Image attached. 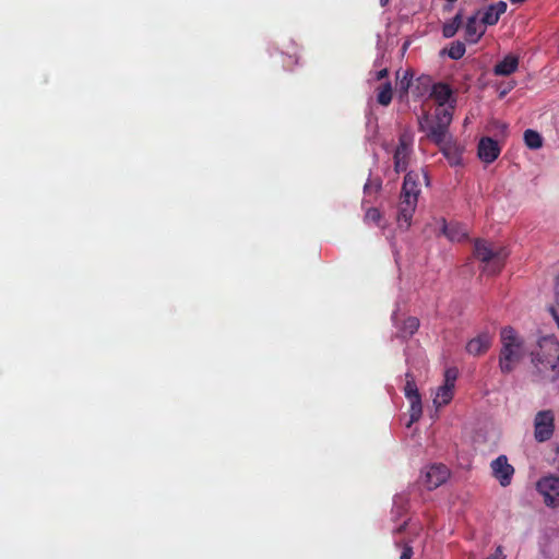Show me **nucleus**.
Here are the masks:
<instances>
[{"label": "nucleus", "instance_id": "obj_1", "mask_svg": "<svg viewBox=\"0 0 559 559\" xmlns=\"http://www.w3.org/2000/svg\"><path fill=\"white\" fill-rule=\"evenodd\" d=\"M538 376L548 381L559 378V342L554 336L542 337L538 348L531 353Z\"/></svg>", "mask_w": 559, "mask_h": 559}, {"label": "nucleus", "instance_id": "obj_2", "mask_svg": "<svg viewBox=\"0 0 559 559\" xmlns=\"http://www.w3.org/2000/svg\"><path fill=\"white\" fill-rule=\"evenodd\" d=\"M454 104L449 107H436L432 115L425 112L419 119V130L426 132L427 138L435 144H442L452 138L449 131L453 119Z\"/></svg>", "mask_w": 559, "mask_h": 559}, {"label": "nucleus", "instance_id": "obj_3", "mask_svg": "<svg viewBox=\"0 0 559 559\" xmlns=\"http://www.w3.org/2000/svg\"><path fill=\"white\" fill-rule=\"evenodd\" d=\"M419 174L416 171H408L402 185L400 194V202L397 205V222L399 224L409 227L413 215L416 211L418 197L420 194Z\"/></svg>", "mask_w": 559, "mask_h": 559}, {"label": "nucleus", "instance_id": "obj_4", "mask_svg": "<svg viewBox=\"0 0 559 559\" xmlns=\"http://www.w3.org/2000/svg\"><path fill=\"white\" fill-rule=\"evenodd\" d=\"M501 350L499 368L504 374L512 372L525 355L524 342L511 326L501 330Z\"/></svg>", "mask_w": 559, "mask_h": 559}, {"label": "nucleus", "instance_id": "obj_5", "mask_svg": "<svg viewBox=\"0 0 559 559\" xmlns=\"http://www.w3.org/2000/svg\"><path fill=\"white\" fill-rule=\"evenodd\" d=\"M473 254L484 264L483 272L495 275L503 269L509 251L506 247L478 238L475 240Z\"/></svg>", "mask_w": 559, "mask_h": 559}, {"label": "nucleus", "instance_id": "obj_6", "mask_svg": "<svg viewBox=\"0 0 559 559\" xmlns=\"http://www.w3.org/2000/svg\"><path fill=\"white\" fill-rule=\"evenodd\" d=\"M413 154V138L408 133L399 136V143L393 153L394 170L400 174L405 171L409 165Z\"/></svg>", "mask_w": 559, "mask_h": 559}, {"label": "nucleus", "instance_id": "obj_7", "mask_svg": "<svg viewBox=\"0 0 559 559\" xmlns=\"http://www.w3.org/2000/svg\"><path fill=\"white\" fill-rule=\"evenodd\" d=\"M555 431V416L551 411H540L534 418V438L538 442L551 439Z\"/></svg>", "mask_w": 559, "mask_h": 559}, {"label": "nucleus", "instance_id": "obj_8", "mask_svg": "<svg viewBox=\"0 0 559 559\" xmlns=\"http://www.w3.org/2000/svg\"><path fill=\"white\" fill-rule=\"evenodd\" d=\"M404 394L411 403V421L419 420L423 414L421 397L412 372L405 373Z\"/></svg>", "mask_w": 559, "mask_h": 559}, {"label": "nucleus", "instance_id": "obj_9", "mask_svg": "<svg viewBox=\"0 0 559 559\" xmlns=\"http://www.w3.org/2000/svg\"><path fill=\"white\" fill-rule=\"evenodd\" d=\"M536 489L544 497V503L547 507L559 506V477L549 475L540 478L536 483Z\"/></svg>", "mask_w": 559, "mask_h": 559}, {"label": "nucleus", "instance_id": "obj_10", "mask_svg": "<svg viewBox=\"0 0 559 559\" xmlns=\"http://www.w3.org/2000/svg\"><path fill=\"white\" fill-rule=\"evenodd\" d=\"M493 477L503 487L511 484L512 476L514 474V467L509 464L506 455H499L490 464Z\"/></svg>", "mask_w": 559, "mask_h": 559}, {"label": "nucleus", "instance_id": "obj_11", "mask_svg": "<svg viewBox=\"0 0 559 559\" xmlns=\"http://www.w3.org/2000/svg\"><path fill=\"white\" fill-rule=\"evenodd\" d=\"M450 476L448 467L443 464H433L427 468L424 474V485L432 490L447 481Z\"/></svg>", "mask_w": 559, "mask_h": 559}, {"label": "nucleus", "instance_id": "obj_12", "mask_svg": "<svg viewBox=\"0 0 559 559\" xmlns=\"http://www.w3.org/2000/svg\"><path fill=\"white\" fill-rule=\"evenodd\" d=\"M498 142L489 136H484L478 143V157L486 164L495 162L500 154Z\"/></svg>", "mask_w": 559, "mask_h": 559}, {"label": "nucleus", "instance_id": "obj_13", "mask_svg": "<svg viewBox=\"0 0 559 559\" xmlns=\"http://www.w3.org/2000/svg\"><path fill=\"white\" fill-rule=\"evenodd\" d=\"M491 343L492 335L489 332H483L466 344V352L474 356L483 355L490 348Z\"/></svg>", "mask_w": 559, "mask_h": 559}, {"label": "nucleus", "instance_id": "obj_14", "mask_svg": "<svg viewBox=\"0 0 559 559\" xmlns=\"http://www.w3.org/2000/svg\"><path fill=\"white\" fill-rule=\"evenodd\" d=\"M451 166H457L462 163V148L453 140V136L447 139L442 144H436Z\"/></svg>", "mask_w": 559, "mask_h": 559}, {"label": "nucleus", "instance_id": "obj_15", "mask_svg": "<svg viewBox=\"0 0 559 559\" xmlns=\"http://www.w3.org/2000/svg\"><path fill=\"white\" fill-rule=\"evenodd\" d=\"M430 97H432L436 103L437 107H445V105L452 99L453 103H455V99L453 96V91L451 87L442 82L432 84L431 91H430Z\"/></svg>", "mask_w": 559, "mask_h": 559}, {"label": "nucleus", "instance_id": "obj_16", "mask_svg": "<svg viewBox=\"0 0 559 559\" xmlns=\"http://www.w3.org/2000/svg\"><path fill=\"white\" fill-rule=\"evenodd\" d=\"M507 11V3L499 1L490 4L483 13L480 21L484 25H495L498 23L500 16Z\"/></svg>", "mask_w": 559, "mask_h": 559}, {"label": "nucleus", "instance_id": "obj_17", "mask_svg": "<svg viewBox=\"0 0 559 559\" xmlns=\"http://www.w3.org/2000/svg\"><path fill=\"white\" fill-rule=\"evenodd\" d=\"M519 67V58L514 55H507L499 61L495 68L493 73L500 76H508L516 71Z\"/></svg>", "mask_w": 559, "mask_h": 559}, {"label": "nucleus", "instance_id": "obj_18", "mask_svg": "<svg viewBox=\"0 0 559 559\" xmlns=\"http://www.w3.org/2000/svg\"><path fill=\"white\" fill-rule=\"evenodd\" d=\"M484 33L485 28L479 25L477 15L469 16L465 25V39L471 44H476Z\"/></svg>", "mask_w": 559, "mask_h": 559}, {"label": "nucleus", "instance_id": "obj_19", "mask_svg": "<svg viewBox=\"0 0 559 559\" xmlns=\"http://www.w3.org/2000/svg\"><path fill=\"white\" fill-rule=\"evenodd\" d=\"M443 234L451 240L461 242L467 239L468 231L465 225L460 223L444 224Z\"/></svg>", "mask_w": 559, "mask_h": 559}, {"label": "nucleus", "instance_id": "obj_20", "mask_svg": "<svg viewBox=\"0 0 559 559\" xmlns=\"http://www.w3.org/2000/svg\"><path fill=\"white\" fill-rule=\"evenodd\" d=\"M431 86V78L429 75H420L419 78L416 79L415 82H413L412 94L414 97L417 98L423 97L428 93L430 94Z\"/></svg>", "mask_w": 559, "mask_h": 559}, {"label": "nucleus", "instance_id": "obj_21", "mask_svg": "<svg viewBox=\"0 0 559 559\" xmlns=\"http://www.w3.org/2000/svg\"><path fill=\"white\" fill-rule=\"evenodd\" d=\"M453 389H454V386H450V385H445V384L441 385L436 393V397L433 399V404L437 407H441V406L449 404L451 402V400L453 399Z\"/></svg>", "mask_w": 559, "mask_h": 559}, {"label": "nucleus", "instance_id": "obj_22", "mask_svg": "<svg viewBox=\"0 0 559 559\" xmlns=\"http://www.w3.org/2000/svg\"><path fill=\"white\" fill-rule=\"evenodd\" d=\"M463 14L459 12L450 22L442 27V35L445 38L453 37L462 25Z\"/></svg>", "mask_w": 559, "mask_h": 559}, {"label": "nucleus", "instance_id": "obj_23", "mask_svg": "<svg viewBox=\"0 0 559 559\" xmlns=\"http://www.w3.org/2000/svg\"><path fill=\"white\" fill-rule=\"evenodd\" d=\"M377 102L382 106H389L392 102L393 90L390 82L383 83L378 87Z\"/></svg>", "mask_w": 559, "mask_h": 559}, {"label": "nucleus", "instance_id": "obj_24", "mask_svg": "<svg viewBox=\"0 0 559 559\" xmlns=\"http://www.w3.org/2000/svg\"><path fill=\"white\" fill-rule=\"evenodd\" d=\"M397 80L396 86L401 97H403L408 93L409 88H413V72L411 70H406L401 78L397 76Z\"/></svg>", "mask_w": 559, "mask_h": 559}, {"label": "nucleus", "instance_id": "obj_25", "mask_svg": "<svg viewBox=\"0 0 559 559\" xmlns=\"http://www.w3.org/2000/svg\"><path fill=\"white\" fill-rule=\"evenodd\" d=\"M524 142L527 147L532 150H537L540 148L543 145V138L537 131L527 129L524 132Z\"/></svg>", "mask_w": 559, "mask_h": 559}, {"label": "nucleus", "instance_id": "obj_26", "mask_svg": "<svg viewBox=\"0 0 559 559\" xmlns=\"http://www.w3.org/2000/svg\"><path fill=\"white\" fill-rule=\"evenodd\" d=\"M419 325H420V323H419L418 318L408 317L407 319L404 320L401 332L405 336H412L413 334H415L418 331Z\"/></svg>", "mask_w": 559, "mask_h": 559}, {"label": "nucleus", "instance_id": "obj_27", "mask_svg": "<svg viewBox=\"0 0 559 559\" xmlns=\"http://www.w3.org/2000/svg\"><path fill=\"white\" fill-rule=\"evenodd\" d=\"M466 48L465 44L456 40L450 44L448 49V56L453 60H459L465 55Z\"/></svg>", "mask_w": 559, "mask_h": 559}, {"label": "nucleus", "instance_id": "obj_28", "mask_svg": "<svg viewBox=\"0 0 559 559\" xmlns=\"http://www.w3.org/2000/svg\"><path fill=\"white\" fill-rule=\"evenodd\" d=\"M381 217V213L377 207H370L365 214V222L380 225Z\"/></svg>", "mask_w": 559, "mask_h": 559}, {"label": "nucleus", "instance_id": "obj_29", "mask_svg": "<svg viewBox=\"0 0 559 559\" xmlns=\"http://www.w3.org/2000/svg\"><path fill=\"white\" fill-rule=\"evenodd\" d=\"M456 379H457V369L456 368H448L444 372V384L454 386Z\"/></svg>", "mask_w": 559, "mask_h": 559}, {"label": "nucleus", "instance_id": "obj_30", "mask_svg": "<svg viewBox=\"0 0 559 559\" xmlns=\"http://www.w3.org/2000/svg\"><path fill=\"white\" fill-rule=\"evenodd\" d=\"M413 554H414L413 547L408 544H405L403 546V550H402L400 559H412Z\"/></svg>", "mask_w": 559, "mask_h": 559}, {"label": "nucleus", "instance_id": "obj_31", "mask_svg": "<svg viewBox=\"0 0 559 559\" xmlns=\"http://www.w3.org/2000/svg\"><path fill=\"white\" fill-rule=\"evenodd\" d=\"M298 63V55L297 51L294 49L293 53L287 55V61H285V64L287 68H290L293 64Z\"/></svg>", "mask_w": 559, "mask_h": 559}, {"label": "nucleus", "instance_id": "obj_32", "mask_svg": "<svg viewBox=\"0 0 559 559\" xmlns=\"http://www.w3.org/2000/svg\"><path fill=\"white\" fill-rule=\"evenodd\" d=\"M555 301L556 309L559 310V274L556 276L555 280Z\"/></svg>", "mask_w": 559, "mask_h": 559}, {"label": "nucleus", "instance_id": "obj_33", "mask_svg": "<svg viewBox=\"0 0 559 559\" xmlns=\"http://www.w3.org/2000/svg\"><path fill=\"white\" fill-rule=\"evenodd\" d=\"M388 74H389V71H388V69H386V68H384V69H382V70H380V71H378V72L376 73V80L380 81V80H382V79L386 78V76H388Z\"/></svg>", "mask_w": 559, "mask_h": 559}, {"label": "nucleus", "instance_id": "obj_34", "mask_svg": "<svg viewBox=\"0 0 559 559\" xmlns=\"http://www.w3.org/2000/svg\"><path fill=\"white\" fill-rule=\"evenodd\" d=\"M493 559H504V556L502 555L501 546L497 547V549L493 554Z\"/></svg>", "mask_w": 559, "mask_h": 559}, {"label": "nucleus", "instance_id": "obj_35", "mask_svg": "<svg viewBox=\"0 0 559 559\" xmlns=\"http://www.w3.org/2000/svg\"><path fill=\"white\" fill-rule=\"evenodd\" d=\"M550 311H551V313L554 316V319H555V321L557 323V326L559 329V313H558L559 310H557L556 308L551 307Z\"/></svg>", "mask_w": 559, "mask_h": 559}, {"label": "nucleus", "instance_id": "obj_36", "mask_svg": "<svg viewBox=\"0 0 559 559\" xmlns=\"http://www.w3.org/2000/svg\"><path fill=\"white\" fill-rule=\"evenodd\" d=\"M388 3H389V0H380V4H381L382 7L388 5Z\"/></svg>", "mask_w": 559, "mask_h": 559}]
</instances>
